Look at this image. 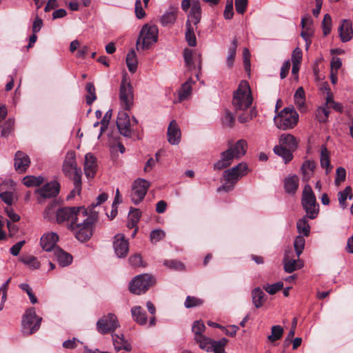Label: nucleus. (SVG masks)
I'll list each match as a JSON object with an SVG mask.
<instances>
[{"label":"nucleus","mask_w":353,"mask_h":353,"mask_svg":"<svg viewBox=\"0 0 353 353\" xmlns=\"http://www.w3.org/2000/svg\"><path fill=\"white\" fill-rule=\"evenodd\" d=\"M98 214L96 212L86 210V216L81 219L74 225H72L70 229L74 232L76 238L81 241L85 242L90 239L93 234V225L97 221Z\"/></svg>","instance_id":"nucleus-1"},{"label":"nucleus","mask_w":353,"mask_h":353,"mask_svg":"<svg viewBox=\"0 0 353 353\" xmlns=\"http://www.w3.org/2000/svg\"><path fill=\"white\" fill-rule=\"evenodd\" d=\"M249 172L248 165L245 162H241L236 166L225 170L223 176L225 183L218 188V192L232 190L240 179L247 175Z\"/></svg>","instance_id":"nucleus-2"},{"label":"nucleus","mask_w":353,"mask_h":353,"mask_svg":"<svg viewBox=\"0 0 353 353\" xmlns=\"http://www.w3.org/2000/svg\"><path fill=\"white\" fill-rule=\"evenodd\" d=\"M159 29L157 26L146 23L143 26L136 42L138 51L148 50L157 42Z\"/></svg>","instance_id":"nucleus-3"},{"label":"nucleus","mask_w":353,"mask_h":353,"mask_svg":"<svg viewBox=\"0 0 353 353\" xmlns=\"http://www.w3.org/2000/svg\"><path fill=\"white\" fill-rule=\"evenodd\" d=\"M87 210L84 207L60 208L56 212L57 221L58 223H69V228L71 229L72 225L81 221V218L86 216Z\"/></svg>","instance_id":"nucleus-4"},{"label":"nucleus","mask_w":353,"mask_h":353,"mask_svg":"<svg viewBox=\"0 0 353 353\" xmlns=\"http://www.w3.org/2000/svg\"><path fill=\"white\" fill-rule=\"evenodd\" d=\"M252 102L251 90L247 81H242L234 92L232 104L235 110L245 111Z\"/></svg>","instance_id":"nucleus-5"},{"label":"nucleus","mask_w":353,"mask_h":353,"mask_svg":"<svg viewBox=\"0 0 353 353\" xmlns=\"http://www.w3.org/2000/svg\"><path fill=\"white\" fill-rule=\"evenodd\" d=\"M155 283L154 277L148 274H142L136 276L130 283V292L134 294L139 295L145 293Z\"/></svg>","instance_id":"nucleus-6"},{"label":"nucleus","mask_w":353,"mask_h":353,"mask_svg":"<svg viewBox=\"0 0 353 353\" xmlns=\"http://www.w3.org/2000/svg\"><path fill=\"white\" fill-rule=\"evenodd\" d=\"M42 318L37 315L34 308L26 310L22 319L21 331L25 335H31L37 332L41 325Z\"/></svg>","instance_id":"nucleus-7"},{"label":"nucleus","mask_w":353,"mask_h":353,"mask_svg":"<svg viewBox=\"0 0 353 353\" xmlns=\"http://www.w3.org/2000/svg\"><path fill=\"white\" fill-rule=\"evenodd\" d=\"M298 117V114L292 108H286L274 117V122L278 128L285 130L293 128L296 125Z\"/></svg>","instance_id":"nucleus-8"},{"label":"nucleus","mask_w":353,"mask_h":353,"mask_svg":"<svg viewBox=\"0 0 353 353\" xmlns=\"http://www.w3.org/2000/svg\"><path fill=\"white\" fill-rule=\"evenodd\" d=\"M301 203L310 219H313L317 216L319 209L316 205V197L311 186L307 183L303 190Z\"/></svg>","instance_id":"nucleus-9"},{"label":"nucleus","mask_w":353,"mask_h":353,"mask_svg":"<svg viewBox=\"0 0 353 353\" xmlns=\"http://www.w3.org/2000/svg\"><path fill=\"white\" fill-rule=\"evenodd\" d=\"M120 326L117 317L112 313H109L100 318L97 323V328L99 332L105 334L109 332L113 334L117 328Z\"/></svg>","instance_id":"nucleus-10"},{"label":"nucleus","mask_w":353,"mask_h":353,"mask_svg":"<svg viewBox=\"0 0 353 353\" xmlns=\"http://www.w3.org/2000/svg\"><path fill=\"white\" fill-rule=\"evenodd\" d=\"M149 187L150 182L145 179H138L134 181L132 186L130 196L135 205L139 203L144 199Z\"/></svg>","instance_id":"nucleus-11"},{"label":"nucleus","mask_w":353,"mask_h":353,"mask_svg":"<svg viewBox=\"0 0 353 353\" xmlns=\"http://www.w3.org/2000/svg\"><path fill=\"white\" fill-rule=\"evenodd\" d=\"M119 99L121 105L125 110H130L132 108L134 100L132 87L125 77L121 83Z\"/></svg>","instance_id":"nucleus-12"},{"label":"nucleus","mask_w":353,"mask_h":353,"mask_svg":"<svg viewBox=\"0 0 353 353\" xmlns=\"http://www.w3.org/2000/svg\"><path fill=\"white\" fill-rule=\"evenodd\" d=\"M63 172L70 179L75 177L76 175L81 176V169L77 168L76 156L74 151H69L65 156L63 164Z\"/></svg>","instance_id":"nucleus-13"},{"label":"nucleus","mask_w":353,"mask_h":353,"mask_svg":"<svg viewBox=\"0 0 353 353\" xmlns=\"http://www.w3.org/2000/svg\"><path fill=\"white\" fill-rule=\"evenodd\" d=\"M283 263L284 270L288 273H292L303 266V263L299 258L296 257L295 259L294 257V252L292 248H289L285 251Z\"/></svg>","instance_id":"nucleus-14"},{"label":"nucleus","mask_w":353,"mask_h":353,"mask_svg":"<svg viewBox=\"0 0 353 353\" xmlns=\"http://www.w3.org/2000/svg\"><path fill=\"white\" fill-rule=\"evenodd\" d=\"M117 126L121 135L125 137H130L132 133L131 128V122L128 114L121 111L118 114L117 119Z\"/></svg>","instance_id":"nucleus-15"},{"label":"nucleus","mask_w":353,"mask_h":353,"mask_svg":"<svg viewBox=\"0 0 353 353\" xmlns=\"http://www.w3.org/2000/svg\"><path fill=\"white\" fill-rule=\"evenodd\" d=\"M113 246L114 252L119 258L126 256L129 251L128 241L123 234H117L114 237Z\"/></svg>","instance_id":"nucleus-16"},{"label":"nucleus","mask_w":353,"mask_h":353,"mask_svg":"<svg viewBox=\"0 0 353 353\" xmlns=\"http://www.w3.org/2000/svg\"><path fill=\"white\" fill-rule=\"evenodd\" d=\"M205 330V325L201 321H196L194 322L192 331L194 334V340L199 344L200 347H207L205 346L206 341H208V337L203 335Z\"/></svg>","instance_id":"nucleus-17"},{"label":"nucleus","mask_w":353,"mask_h":353,"mask_svg":"<svg viewBox=\"0 0 353 353\" xmlns=\"http://www.w3.org/2000/svg\"><path fill=\"white\" fill-rule=\"evenodd\" d=\"M60 185L57 181H51L45 184L36 192L43 198H50L56 196L59 192Z\"/></svg>","instance_id":"nucleus-18"},{"label":"nucleus","mask_w":353,"mask_h":353,"mask_svg":"<svg viewBox=\"0 0 353 353\" xmlns=\"http://www.w3.org/2000/svg\"><path fill=\"white\" fill-rule=\"evenodd\" d=\"M14 160V168L19 173L25 172L30 164V159L28 155L21 151L16 152Z\"/></svg>","instance_id":"nucleus-19"},{"label":"nucleus","mask_w":353,"mask_h":353,"mask_svg":"<svg viewBox=\"0 0 353 353\" xmlns=\"http://www.w3.org/2000/svg\"><path fill=\"white\" fill-rule=\"evenodd\" d=\"M236 157L232 153V149H228L221 153L220 159L214 165V169L221 170L230 166Z\"/></svg>","instance_id":"nucleus-20"},{"label":"nucleus","mask_w":353,"mask_h":353,"mask_svg":"<svg viewBox=\"0 0 353 353\" xmlns=\"http://www.w3.org/2000/svg\"><path fill=\"white\" fill-rule=\"evenodd\" d=\"M59 240V236L55 232H50L44 234L40 241V244L42 248L47 251L50 252L57 248L55 247L56 243Z\"/></svg>","instance_id":"nucleus-21"},{"label":"nucleus","mask_w":353,"mask_h":353,"mask_svg":"<svg viewBox=\"0 0 353 353\" xmlns=\"http://www.w3.org/2000/svg\"><path fill=\"white\" fill-rule=\"evenodd\" d=\"M97 169V159L91 153L85 156L84 172L88 179H93Z\"/></svg>","instance_id":"nucleus-22"},{"label":"nucleus","mask_w":353,"mask_h":353,"mask_svg":"<svg viewBox=\"0 0 353 353\" xmlns=\"http://www.w3.org/2000/svg\"><path fill=\"white\" fill-rule=\"evenodd\" d=\"M205 346L207 347H201L207 352L213 351L214 353H225V347L228 343V340L226 338H222L219 341H214L208 338V341H206Z\"/></svg>","instance_id":"nucleus-23"},{"label":"nucleus","mask_w":353,"mask_h":353,"mask_svg":"<svg viewBox=\"0 0 353 353\" xmlns=\"http://www.w3.org/2000/svg\"><path fill=\"white\" fill-rule=\"evenodd\" d=\"M168 141L172 145H178L181 141V130L175 120H172L168 128Z\"/></svg>","instance_id":"nucleus-24"},{"label":"nucleus","mask_w":353,"mask_h":353,"mask_svg":"<svg viewBox=\"0 0 353 353\" xmlns=\"http://www.w3.org/2000/svg\"><path fill=\"white\" fill-rule=\"evenodd\" d=\"M201 18V8L200 3L197 0L192 1V8L188 17L187 21H190V24H193L196 27L200 22Z\"/></svg>","instance_id":"nucleus-25"},{"label":"nucleus","mask_w":353,"mask_h":353,"mask_svg":"<svg viewBox=\"0 0 353 353\" xmlns=\"http://www.w3.org/2000/svg\"><path fill=\"white\" fill-rule=\"evenodd\" d=\"M112 338L114 350L117 352L120 350L130 352L132 350L130 343L125 339L123 334H117L113 333L112 334Z\"/></svg>","instance_id":"nucleus-26"},{"label":"nucleus","mask_w":353,"mask_h":353,"mask_svg":"<svg viewBox=\"0 0 353 353\" xmlns=\"http://www.w3.org/2000/svg\"><path fill=\"white\" fill-rule=\"evenodd\" d=\"M178 8L170 6L161 16L160 21L162 26H168L173 25L177 18Z\"/></svg>","instance_id":"nucleus-27"},{"label":"nucleus","mask_w":353,"mask_h":353,"mask_svg":"<svg viewBox=\"0 0 353 353\" xmlns=\"http://www.w3.org/2000/svg\"><path fill=\"white\" fill-rule=\"evenodd\" d=\"M339 36L343 42L350 41L353 37V30L350 21L344 19L339 28Z\"/></svg>","instance_id":"nucleus-28"},{"label":"nucleus","mask_w":353,"mask_h":353,"mask_svg":"<svg viewBox=\"0 0 353 353\" xmlns=\"http://www.w3.org/2000/svg\"><path fill=\"white\" fill-rule=\"evenodd\" d=\"M315 168L316 164L314 161L305 160L303 163L301 167L303 181L307 183L310 180L314 175Z\"/></svg>","instance_id":"nucleus-29"},{"label":"nucleus","mask_w":353,"mask_h":353,"mask_svg":"<svg viewBox=\"0 0 353 353\" xmlns=\"http://www.w3.org/2000/svg\"><path fill=\"white\" fill-rule=\"evenodd\" d=\"M53 254L58 261L59 264L62 267L69 265L72 261V256L70 254L63 251L60 248H56L54 250Z\"/></svg>","instance_id":"nucleus-30"},{"label":"nucleus","mask_w":353,"mask_h":353,"mask_svg":"<svg viewBox=\"0 0 353 353\" xmlns=\"http://www.w3.org/2000/svg\"><path fill=\"white\" fill-rule=\"evenodd\" d=\"M247 148V141L244 139H240L234 145H231L228 149H232L236 159H239L245 154Z\"/></svg>","instance_id":"nucleus-31"},{"label":"nucleus","mask_w":353,"mask_h":353,"mask_svg":"<svg viewBox=\"0 0 353 353\" xmlns=\"http://www.w3.org/2000/svg\"><path fill=\"white\" fill-rule=\"evenodd\" d=\"M279 145L294 151L298 145L296 138L290 134H283L279 139Z\"/></svg>","instance_id":"nucleus-32"},{"label":"nucleus","mask_w":353,"mask_h":353,"mask_svg":"<svg viewBox=\"0 0 353 353\" xmlns=\"http://www.w3.org/2000/svg\"><path fill=\"white\" fill-rule=\"evenodd\" d=\"M133 319L139 325H145L147 323L145 312L140 306H135L131 309Z\"/></svg>","instance_id":"nucleus-33"},{"label":"nucleus","mask_w":353,"mask_h":353,"mask_svg":"<svg viewBox=\"0 0 353 353\" xmlns=\"http://www.w3.org/2000/svg\"><path fill=\"white\" fill-rule=\"evenodd\" d=\"M299 179L296 175L291 176L285 180L284 187L289 194H294L299 188Z\"/></svg>","instance_id":"nucleus-34"},{"label":"nucleus","mask_w":353,"mask_h":353,"mask_svg":"<svg viewBox=\"0 0 353 353\" xmlns=\"http://www.w3.org/2000/svg\"><path fill=\"white\" fill-rule=\"evenodd\" d=\"M194 83L192 78H189L187 81L182 84L179 90V100L182 101L191 94L192 85Z\"/></svg>","instance_id":"nucleus-35"},{"label":"nucleus","mask_w":353,"mask_h":353,"mask_svg":"<svg viewBox=\"0 0 353 353\" xmlns=\"http://www.w3.org/2000/svg\"><path fill=\"white\" fill-rule=\"evenodd\" d=\"M265 294L260 288H256L252 291V303L256 308L261 307L265 302Z\"/></svg>","instance_id":"nucleus-36"},{"label":"nucleus","mask_w":353,"mask_h":353,"mask_svg":"<svg viewBox=\"0 0 353 353\" xmlns=\"http://www.w3.org/2000/svg\"><path fill=\"white\" fill-rule=\"evenodd\" d=\"M353 194L352 193V188L350 186H347L343 191H340L338 193L339 203L342 209L347 208V205L346 203L347 199H352Z\"/></svg>","instance_id":"nucleus-37"},{"label":"nucleus","mask_w":353,"mask_h":353,"mask_svg":"<svg viewBox=\"0 0 353 353\" xmlns=\"http://www.w3.org/2000/svg\"><path fill=\"white\" fill-rule=\"evenodd\" d=\"M274 152L277 155L282 157V159L285 161V163H288L292 159L293 155H292V150L284 148L281 145H276L274 148Z\"/></svg>","instance_id":"nucleus-38"},{"label":"nucleus","mask_w":353,"mask_h":353,"mask_svg":"<svg viewBox=\"0 0 353 353\" xmlns=\"http://www.w3.org/2000/svg\"><path fill=\"white\" fill-rule=\"evenodd\" d=\"M44 181V179L41 176H32V175H28L25 177H23L22 180V183L23 185H25L26 187H38L41 184H42Z\"/></svg>","instance_id":"nucleus-39"},{"label":"nucleus","mask_w":353,"mask_h":353,"mask_svg":"<svg viewBox=\"0 0 353 353\" xmlns=\"http://www.w3.org/2000/svg\"><path fill=\"white\" fill-rule=\"evenodd\" d=\"M308 216H305L298 220L296 223V228L299 233L303 234L305 236H308L310 233V226L307 220Z\"/></svg>","instance_id":"nucleus-40"},{"label":"nucleus","mask_w":353,"mask_h":353,"mask_svg":"<svg viewBox=\"0 0 353 353\" xmlns=\"http://www.w3.org/2000/svg\"><path fill=\"white\" fill-rule=\"evenodd\" d=\"M127 67L130 72H135L137 68L138 60L134 50H131L126 56Z\"/></svg>","instance_id":"nucleus-41"},{"label":"nucleus","mask_w":353,"mask_h":353,"mask_svg":"<svg viewBox=\"0 0 353 353\" xmlns=\"http://www.w3.org/2000/svg\"><path fill=\"white\" fill-rule=\"evenodd\" d=\"M186 32L185 39L190 46L194 47L196 45V39L194 34V28L190 21L185 23Z\"/></svg>","instance_id":"nucleus-42"},{"label":"nucleus","mask_w":353,"mask_h":353,"mask_svg":"<svg viewBox=\"0 0 353 353\" xmlns=\"http://www.w3.org/2000/svg\"><path fill=\"white\" fill-rule=\"evenodd\" d=\"M237 46L238 40L236 38H234L232 42V46L228 49V56L226 59V63L229 68H232L233 66Z\"/></svg>","instance_id":"nucleus-43"},{"label":"nucleus","mask_w":353,"mask_h":353,"mask_svg":"<svg viewBox=\"0 0 353 353\" xmlns=\"http://www.w3.org/2000/svg\"><path fill=\"white\" fill-rule=\"evenodd\" d=\"M321 165L323 168L327 170V173L331 169L329 152L325 145H322L321 148Z\"/></svg>","instance_id":"nucleus-44"},{"label":"nucleus","mask_w":353,"mask_h":353,"mask_svg":"<svg viewBox=\"0 0 353 353\" xmlns=\"http://www.w3.org/2000/svg\"><path fill=\"white\" fill-rule=\"evenodd\" d=\"M21 261L32 270L39 269L41 265L37 259L32 255L22 256Z\"/></svg>","instance_id":"nucleus-45"},{"label":"nucleus","mask_w":353,"mask_h":353,"mask_svg":"<svg viewBox=\"0 0 353 353\" xmlns=\"http://www.w3.org/2000/svg\"><path fill=\"white\" fill-rule=\"evenodd\" d=\"M283 334V329L281 325H274L271 328V334L268 336L270 342H274L280 339Z\"/></svg>","instance_id":"nucleus-46"},{"label":"nucleus","mask_w":353,"mask_h":353,"mask_svg":"<svg viewBox=\"0 0 353 353\" xmlns=\"http://www.w3.org/2000/svg\"><path fill=\"white\" fill-rule=\"evenodd\" d=\"M305 240L303 236L299 235L296 237L294 242V247L297 258H299L300 255L302 254L305 248Z\"/></svg>","instance_id":"nucleus-47"},{"label":"nucleus","mask_w":353,"mask_h":353,"mask_svg":"<svg viewBox=\"0 0 353 353\" xmlns=\"http://www.w3.org/2000/svg\"><path fill=\"white\" fill-rule=\"evenodd\" d=\"M85 90L88 92L86 95V103L88 105L92 104L97 99L96 90L92 83H87Z\"/></svg>","instance_id":"nucleus-48"},{"label":"nucleus","mask_w":353,"mask_h":353,"mask_svg":"<svg viewBox=\"0 0 353 353\" xmlns=\"http://www.w3.org/2000/svg\"><path fill=\"white\" fill-rule=\"evenodd\" d=\"M193 50L185 48L183 50V58L185 63V65L190 68V70L194 69L196 68L194 63H193Z\"/></svg>","instance_id":"nucleus-49"},{"label":"nucleus","mask_w":353,"mask_h":353,"mask_svg":"<svg viewBox=\"0 0 353 353\" xmlns=\"http://www.w3.org/2000/svg\"><path fill=\"white\" fill-rule=\"evenodd\" d=\"M72 179L74 187L69 194L68 198H73L76 194H79L81 190V176L76 175Z\"/></svg>","instance_id":"nucleus-50"},{"label":"nucleus","mask_w":353,"mask_h":353,"mask_svg":"<svg viewBox=\"0 0 353 353\" xmlns=\"http://www.w3.org/2000/svg\"><path fill=\"white\" fill-rule=\"evenodd\" d=\"M322 29L324 36H327L331 32L332 29V18L329 14L324 15L322 21Z\"/></svg>","instance_id":"nucleus-51"},{"label":"nucleus","mask_w":353,"mask_h":353,"mask_svg":"<svg viewBox=\"0 0 353 353\" xmlns=\"http://www.w3.org/2000/svg\"><path fill=\"white\" fill-rule=\"evenodd\" d=\"M14 120L13 119H8L3 125L1 130V136L3 137H8L14 130Z\"/></svg>","instance_id":"nucleus-52"},{"label":"nucleus","mask_w":353,"mask_h":353,"mask_svg":"<svg viewBox=\"0 0 353 353\" xmlns=\"http://www.w3.org/2000/svg\"><path fill=\"white\" fill-rule=\"evenodd\" d=\"M165 233L162 230H154L150 232V239L152 243L154 244L163 239Z\"/></svg>","instance_id":"nucleus-53"},{"label":"nucleus","mask_w":353,"mask_h":353,"mask_svg":"<svg viewBox=\"0 0 353 353\" xmlns=\"http://www.w3.org/2000/svg\"><path fill=\"white\" fill-rule=\"evenodd\" d=\"M283 287V283L281 281H279L276 283L271 285H266L263 286V289L270 294H275L277 292L280 291Z\"/></svg>","instance_id":"nucleus-54"},{"label":"nucleus","mask_w":353,"mask_h":353,"mask_svg":"<svg viewBox=\"0 0 353 353\" xmlns=\"http://www.w3.org/2000/svg\"><path fill=\"white\" fill-rule=\"evenodd\" d=\"M203 303V300H201L199 298L188 296H187V298L185 299L184 305L187 308H190V307H193L199 306V305H202Z\"/></svg>","instance_id":"nucleus-55"},{"label":"nucleus","mask_w":353,"mask_h":353,"mask_svg":"<svg viewBox=\"0 0 353 353\" xmlns=\"http://www.w3.org/2000/svg\"><path fill=\"white\" fill-rule=\"evenodd\" d=\"M330 111L329 108L326 107L319 108L316 111V118L320 122H325L329 116Z\"/></svg>","instance_id":"nucleus-56"},{"label":"nucleus","mask_w":353,"mask_h":353,"mask_svg":"<svg viewBox=\"0 0 353 353\" xmlns=\"http://www.w3.org/2000/svg\"><path fill=\"white\" fill-rule=\"evenodd\" d=\"M346 178V171L345 169L339 167L336 169V179H335V183L339 185L341 184V183L343 182L345 180Z\"/></svg>","instance_id":"nucleus-57"},{"label":"nucleus","mask_w":353,"mask_h":353,"mask_svg":"<svg viewBox=\"0 0 353 353\" xmlns=\"http://www.w3.org/2000/svg\"><path fill=\"white\" fill-rule=\"evenodd\" d=\"M134 12L138 19H141L145 17V12L143 8L141 0H136Z\"/></svg>","instance_id":"nucleus-58"},{"label":"nucleus","mask_w":353,"mask_h":353,"mask_svg":"<svg viewBox=\"0 0 353 353\" xmlns=\"http://www.w3.org/2000/svg\"><path fill=\"white\" fill-rule=\"evenodd\" d=\"M163 264L170 268L177 270H181L184 269L183 264L177 261H174V260L165 261Z\"/></svg>","instance_id":"nucleus-59"},{"label":"nucleus","mask_w":353,"mask_h":353,"mask_svg":"<svg viewBox=\"0 0 353 353\" xmlns=\"http://www.w3.org/2000/svg\"><path fill=\"white\" fill-rule=\"evenodd\" d=\"M234 14L233 0H227V4L224 10V17L226 19H230Z\"/></svg>","instance_id":"nucleus-60"},{"label":"nucleus","mask_w":353,"mask_h":353,"mask_svg":"<svg viewBox=\"0 0 353 353\" xmlns=\"http://www.w3.org/2000/svg\"><path fill=\"white\" fill-rule=\"evenodd\" d=\"M304 90L302 87L299 88L294 94V99L296 103L299 105H302L304 103Z\"/></svg>","instance_id":"nucleus-61"},{"label":"nucleus","mask_w":353,"mask_h":353,"mask_svg":"<svg viewBox=\"0 0 353 353\" xmlns=\"http://www.w3.org/2000/svg\"><path fill=\"white\" fill-rule=\"evenodd\" d=\"M291 59L292 63H301L302 60V51L299 48H296L293 50L291 56Z\"/></svg>","instance_id":"nucleus-62"},{"label":"nucleus","mask_w":353,"mask_h":353,"mask_svg":"<svg viewBox=\"0 0 353 353\" xmlns=\"http://www.w3.org/2000/svg\"><path fill=\"white\" fill-rule=\"evenodd\" d=\"M248 0H235L236 10L239 14H243L246 10Z\"/></svg>","instance_id":"nucleus-63"},{"label":"nucleus","mask_w":353,"mask_h":353,"mask_svg":"<svg viewBox=\"0 0 353 353\" xmlns=\"http://www.w3.org/2000/svg\"><path fill=\"white\" fill-rule=\"evenodd\" d=\"M223 123L226 126L230 128L233 127L234 123V117L230 112H225V114L223 118Z\"/></svg>","instance_id":"nucleus-64"}]
</instances>
